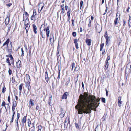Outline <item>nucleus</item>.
Returning <instances> with one entry per match:
<instances>
[{"label": "nucleus", "instance_id": "6e6d98bb", "mask_svg": "<svg viewBox=\"0 0 131 131\" xmlns=\"http://www.w3.org/2000/svg\"><path fill=\"white\" fill-rule=\"evenodd\" d=\"M130 9V7L128 6V7L127 8V9L126 10V12L128 13L129 12V10Z\"/></svg>", "mask_w": 131, "mask_h": 131}, {"label": "nucleus", "instance_id": "09e8293b", "mask_svg": "<svg viewBox=\"0 0 131 131\" xmlns=\"http://www.w3.org/2000/svg\"><path fill=\"white\" fill-rule=\"evenodd\" d=\"M12 111L13 114H15V111H14L15 110V107L12 106Z\"/></svg>", "mask_w": 131, "mask_h": 131}, {"label": "nucleus", "instance_id": "aec40b11", "mask_svg": "<svg viewBox=\"0 0 131 131\" xmlns=\"http://www.w3.org/2000/svg\"><path fill=\"white\" fill-rule=\"evenodd\" d=\"M91 40L90 39H88L86 40V42L88 46H90L91 45Z\"/></svg>", "mask_w": 131, "mask_h": 131}, {"label": "nucleus", "instance_id": "49530a36", "mask_svg": "<svg viewBox=\"0 0 131 131\" xmlns=\"http://www.w3.org/2000/svg\"><path fill=\"white\" fill-rule=\"evenodd\" d=\"M6 88L5 87V86H4L2 88V92L3 93H4L5 92V91H6Z\"/></svg>", "mask_w": 131, "mask_h": 131}, {"label": "nucleus", "instance_id": "a19ab883", "mask_svg": "<svg viewBox=\"0 0 131 131\" xmlns=\"http://www.w3.org/2000/svg\"><path fill=\"white\" fill-rule=\"evenodd\" d=\"M110 55L108 56L106 58V60L105 62H108V61L110 60Z\"/></svg>", "mask_w": 131, "mask_h": 131}, {"label": "nucleus", "instance_id": "4be33fe9", "mask_svg": "<svg viewBox=\"0 0 131 131\" xmlns=\"http://www.w3.org/2000/svg\"><path fill=\"white\" fill-rule=\"evenodd\" d=\"M10 21V19L9 17H7L6 18L5 21V23L6 25H7L9 23Z\"/></svg>", "mask_w": 131, "mask_h": 131}, {"label": "nucleus", "instance_id": "9b49d317", "mask_svg": "<svg viewBox=\"0 0 131 131\" xmlns=\"http://www.w3.org/2000/svg\"><path fill=\"white\" fill-rule=\"evenodd\" d=\"M16 66L17 68L19 69L21 68L22 66V64L21 61L18 59V61L16 62Z\"/></svg>", "mask_w": 131, "mask_h": 131}, {"label": "nucleus", "instance_id": "dca6fc26", "mask_svg": "<svg viewBox=\"0 0 131 131\" xmlns=\"http://www.w3.org/2000/svg\"><path fill=\"white\" fill-rule=\"evenodd\" d=\"M60 69H59L58 68V70L57 71V73H56L54 76V78L56 77L57 78V79L59 80L60 78Z\"/></svg>", "mask_w": 131, "mask_h": 131}, {"label": "nucleus", "instance_id": "f704fd0d", "mask_svg": "<svg viewBox=\"0 0 131 131\" xmlns=\"http://www.w3.org/2000/svg\"><path fill=\"white\" fill-rule=\"evenodd\" d=\"M6 103L5 101H4L2 102V104H1V106H4V107L5 109L6 110V106H5V105Z\"/></svg>", "mask_w": 131, "mask_h": 131}, {"label": "nucleus", "instance_id": "20e7f679", "mask_svg": "<svg viewBox=\"0 0 131 131\" xmlns=\"http://www.w3.org/2000/svg\"><path fill=\"white\" fill-rule=\"evenodd\" d=\"M118 12L116 13L115 18L114 20L113 24L114 26L118 24L120 20V15L119 16H118Z\"/></svg>", "mask_w": 131, "mask_h": 131}, {"label": "nucleus", "instance_id": "bb28decb", "mask_svg": "<svg viewBox=\"0 0 131 131\" xmlns=\"http://www.w3.org/2000/svg\"><path fill=\"white\" fill-rule=\"evenodd\" d=\"M40 34L42 38H45V34L42 31H40Z\"/></svg>", "mask_w": 131, "mask_h": 131}, {"label": "nucleus", "instance_id": "f03ea898", "mask_svg": "<svg viewBox=\"0 0 131 131\" xmlns=\"http://www.w3.org/2000/svg\"><path fill=\"white\" fill-rule=\"evenodd\" d=\"M29 15L28 13L24 10L23 15V21L24 22L29 21Z\"/></svg>", "mask_w": 131, "mask_h": 131}, {"label": "nucleus", "instance_id": "cd10ccee", "mask_svg": "<svg viewBox=\"0 0 131 131\" xmlns=\"http://www.w3.org/2000/svg\"><path fill=\"white\" fill-rule=\"evenodd\" d=\"M130 22L131 24V16L129 15V19L128 21V25L129 28L131 27V26L130 25Z\"/></svg>", "mask_w": 131, "mask_h": 131}, {"label": "nucleus", "instance_id": "7c9ffc66", "mask_svg": "<svg viewBox=\"0 0 131 131\" xmlns=\"http://www.w3.org/2000/svg\"><path fill=\"white\" fill-rule=\"evenodd\" d=\"M68 94V93L67 92L64 93L62 97V99H66L67 98V94Z\"/></svg>", "mask_w": 131, "mask_h": 131}, {"label": "nucleus", "instance_id": "393cba45", "mask_svg": "<svg viewBox=\"0 0 131 131\" xmlns=\"http://www.w3.org/2000/svg\"><path fill=\"white\" fill-rule=\"evenodd\" d=\"M121 97H118V106L119 107H121V104L122 103V101H121Z\"/></svg>", "mask_w": 131, "mask_h": 131}, {"label": "nucleus", "instance_id": "e433bc0d", "mask_svg": "<svg viewBox=\"0 0 131 131\" xmlns=\"http://www.w3.org/2000/svg\"><path fill=\"white\" fill-rule=\"evenodd\" d=\"M12 82H15L16 81L15 80V77L14 76L12 77V78L11 79Z\"/></svg>", "mask_w": 131, "mask_h": 131}, {"label": "nucleus", "instance_id": "a211bd4d", "mask_svg": "<svg viewBox=\"0 0 131 131\" xmlns=\"http://www.w3.org/2000/svg\"><path fill=\"white\" fill-rule=\"evenodd\" d=\"M33 31L35 34H37V28L35 24H33L32 25Z\"/></svg>", "mask_w": 131, "mask_h": 131}, {"label": "nucleus", "instance_id": "5701e85b", "mask_svg": "<svg viewBox=\"0 0 131 131\" xmlns=\"http://www.w3.org/2000/svg\"><path fill=\"white\" fill-rule=\"evenodd\" d=\"M109 62H105L104 65V69L106 70L107 69L109 66Z\"/></svg>", "mask_w": 131, "mask_h": 131}, {"label": "nucleus", "instance_id": "4468645a", "mask_svg": "<svg viewBox=\"0 0 131 131\" xmlns=\"http://www.w3.org/2000/svg\"><path fill=\"white\" fill-rule=\"evenodd\" d=\"M31 79L29 75L27 74L25 77L24 78L25 82H30Z\"/></svg>", "mask_w": 131, "mask_h": 131}, {"label": "nucleus", "instance_id": "774afa93", "mask_svg": "<svg viewBox=\"0 0 131 131\" xmlns=\"http://www.w3.org/2000/svg\"><path fill=\"white\" fill-rule=\"evenodd\" d=\"M91 18L92 21L94 19V18L93 17L92 15L91 16Z\"/></svg>", "mask_w": 131, "mask_h": 131}, {"label": "nucleus", "instance_id": "338daca9", "mask_svg": "<svg viewBox=\"0 0 131 131\" xmlns=\"http://www.w3.org/2000/svg\"><path fill=\"white\" fill-rule=\"evenodd\" d=\"M120 1V0H117V6L119 7V2Z\"/></svg>", "mask_w": 131, "mask_h": 131}, {"label": "nucleus", "instance_id": "603ef678", "mask_svg": "<svg viewBox=\"0 0 131 131\" xmlns=\"http://www.w3.org/2000/svg\"><path fill=\"white\" fill-rule=\"evenodd\" d=\"M23 85V84H21V85L19 86V89L20 90H21L22 88V86Z\"/></svg>", "mask_w": 131, "mask_h": 131}, {"label": "nucleus", "instance_id": "37998d69", "mask_svg": "<svg viewBox=\"0 0 131 131\" xmlns=\"http://www.w3.org/2000/svg\"><path fill=\"white\" fill-rule=\"evenodd\" d=\"M83 1L82 0L80 2V9H81V7L82 6H83Z\"/></svg>", "mask_w": 131, "mask_h": 131}, {"label": "nucleus", "instance_id": "4d7b16f0", "mask_svg": "<svg viewBox=\"0 0 131 131\" xmlns=\"http://www.w3.org/2000/svg\"><path fill=\"white\" fill-rule=\"evenodd\" d=\"M10 96L9 95L8 97L7 100H8V102L9 103H10Z\"/></svg>", "mask_w": 131, "mask_h": 131}, {"label": "nucleus", "instance_id": "680f3d73", "mask_svg": "<svg viewBox=\"0 0 131 131\" xmlns=\"http://www.w3.org/2000/svg\"><path fill=\"white\" fill-rule=\"evenodd\" d=\"M75 125L76 128L77 129H78L79 128V127L78 125V124L77 123H75Z\"/></svg>", "mask_w": 131, "mask_h": 131}, {"label": "nucleus", "instance_id": "a878e982", "mask_svg": "<svg viewBox=\"0 0 131 131\" xmlns=\"http://www.w3.org/2000/svg\"><path fill=\"white\" fill-rule=\"evenodd\" d=\"M26 117L24 116L21 122L23 123L24 125V124L26 123Z\"/></svg>", "mask_w": 131, "mask_h": 131}, {"label": "nucleus", "instance_id": "8fccbe9b", "mask_svg": "<svg viewBox=\"0 0 131 131\" xmlns=\"http://www.w3.org/2000/svg\"><path fill=\"white\" fill-rule=\"evenodd\" d=\"M38 130L37 131H41L42 128V126L41 125H39L38 126Z\"/></svg>", "mask_w": 131, "mask_h": 131}, {"label": "nucleus", "instance_id": "c03bdc74", "mask_svg": "<svg viewBox=\"0 0 131 131\" xmlns=\"http://www.w3.org/2000/svg\"><path fill=\"white\" fill-rule=\"evenodd\" d=\"M71 21H72V26H74L75 25L74 24V18H73V17H72V20H71Z\"/></svg>", "mask_w": 131, "mask_h": 131}, {"label": "nucleus", "instance_id": "2f4dec72", "mask_svg": "<svg viewBox=\"0 0 131 131\" xmlns=\"http://www.w3.org/2000/svg\"><path fill=\"white\" fill-rule=\"evenodd\" d=\"M80 68L79 66L78 65H77L76 67H75V68L74 71V72L77 71L79 70H80Z\"/></svg>", "mask_w": 131, "mask_h": 131}, {"label": "nucleus", "instance_id": "c9c22d12", "mask_svg": "<svg viewBox=\"0 0 131 131\" xmlns=\"http://www.w3.org/2000/svg\"><path fill=\"white\" fill-rule=\"evenodd\" d=\"M12 71L10 68H9L8 72L9 75H10L12 73Z\"/></svg>", "mask_w": 131, "mask_h": 131}, {"label": "nucleus", "instance_id": "1a4fd4ad", "mask_svg": "<svg viewBox=\"0 0 131 131\" xmlns=\"http://www.w3.org/2000/svg\"><path fill=\"white\" fill-rule=\"evenodd\" d=\"M104 46V43H101L100 45V51H102V55H104L105 54V49H104L103 50V47Z\"/></svg>", "mask_w": 131, "mask_h": 131}, {"label": "nucleus", "instance_id": "6ab92c4d", "mask_svg": "<svg viewBox=\"0 0 131 131\" xmlns=\"http://www.w3.org/2000/svg\"><path fill=\"white\" fill-rule=\"evenodd\" d=\"M74 43L75 44L76 49H78L79 47H78V40L77 39H75L73 40Z\"/></svg>", "mask_w": 131, "mask_h": 131}, {"label": "nucleus", "instance_id": "4c0bfd02", "mask_svg": "<svg viewBox=\"0 0 131 131\" xmlns=\"http://www.w3.org/2000/svg\"><path fill=\"white\" fill-rule=\"evenodd\" d=\"M17 106V102L16 101H15L14 102H13V107H15Z\"/></svg>", "mask_w": 131, "mask_h": 131}, {"label": "nucleus", "instance_id": "0e129e2a", "mask_svg": "<svg viewBox=\"0 0 131 131\" xmlns=\"http://www.w3.org/2000/svg\"><path fill=\"white\" fill-rule=\"evenodd\" d=\"M20 117V114L19 113H18L17 114V119H19V118Z\"/></svg>", "mask_w": 131, "mask_h": 131}, {"label": "nucleus", "instance_id": "13d9d810", "mask_svg": "<svg viewBox=\"0 0 131 131\" xmlns=\"http://www.w3.org/2000/svg\"><path fill=\"white\" fill-rule=\"evenodd\" d=\"M102 101L104 103H105V98H102Z\"/></svg>", "mask_w": 131, "mask_h": 131}, {"label": "nucleus", "instance_id": "5fc2aeb1", "mask_svg": "<svg viewBox=\"0 0 131 131\" xmlns=\"http://www.w3.org/2000/svg\"><path fill=\"white\" fill-rule=\"evenodd\" d=\"M78 75L76 77H74V79H75V82H77L78 81Z\"/></svg>", "mask_w": 131, "mask_h": 131}, {"label": "nucleus", "instance_id": "f8f14e48", "mask_svg": "<svg viewBox=\"0 0 131 131\" xmlns=\"http://www.w3.org/2000/svg\"><path fill=\"white\" fill-rule=\"evenodd\" d=\"M36 12L35 10H34L33 12L32 15L31 17V19L33 21H35L36 20L35 16L36 15Z\"/></svg>", "mask_w": 131, "mask_h": 131}, {"label": "nucleus", "instance_id": "de8ad7c7", "mask_svg": "<svg viewBox=\"0 0 131 131\" xmlns=\"http://www.w3.org/2000/svg\"><path fill=\"white\" fill-rule=\"evenodd\" d=\"M126 78H125V79L126 81H128L129 79V76L128 75H126V74H125Z\"/></svg>", "mask_w": 131, "mask_h": 131}, {"label": "nucleus", "instance_id": "052dcab7", "mask_svg": "<svg viewBox=\"0 0 131 131\" xmlns=\"http://www.w3.org/2000/svg\"><path fill=\"white\" fill-rule=\"evenodd\" d=\"M91 26H92V23H88V27L89 28L90 27H91Z\"/></svg>", "mask_w": 131, "mask_h": 131}, {"label": "nucleus", "instance_id": "c756f323", "mask_svg": "<svg viewBox=\"0 0 131 131\" xmlns=\"http://www.w3.org/2000/svg\"><path fill=\"white\" fill-rule=\"evenodd\" d=\"M6 62L8 64V65L9 66H11L12 64L10 62V60L9 58H7L6 59Z\"/></svg>", "mask_w": 131, "mask_h": 131}, {"label": "nucleus", "instance_id": "7ed1b4c3", "mask_svg": "<svg viewBox=\"0 0 131 131\" xmlns=\"http://www.w3.org/2000/svg\"><path fill=\"white\" fill-rule=\"evenodd\" d=\"M24 28L26 30V33L27 34L30 29V21L24 22Z\"/></svg>", "mask_w": 131, "mask_h": 131}, {"label": "nucleus", "instance_id": "39448f33", "mask_svg": "<svg viewBox=\"0 0 131 131\" xmlns=\"http://www.w3.org/2000/svg\"><path fill=\"white\" fill-rule=\"evenodd\" d=\"M50 26L48 25L46 28H45L43 29L44 31H45L46 33L47 40L48 39V38L49 36V35L50 33Z\"/></svg>", "mask_w": 131, "mask_h": 131}, {"label": "nucleus", "instance_id": "72a5a7b5", "mask_svg": "<svg viewBox=\"0 0 131 131\" xmlns=\"http://www.w3.org/2000/svg\"><path fill=\"white\" fill-rule=\"evenodd\" d=\"M106 75H103L101 77V80L102 81H103L106 78Z\"/></svg>", "mask_w": 131, "mask_h": 131}, {"label": "nucleus", "instance_id": "a18cd8bd", "mask_svg": "<svg viewBox=\"0 0 131 131\" xmlns=\"http://www.w3.org/2000/svg\"><path fill=\"white\" fill-rule=\"evenodd\" d=\"M21 52H22V53H21V56L23 57V56H24V50H23V48H21Z\"/></svg>", "mask_w": 131, "mask_h": 131}, {"label": "nucleus", "instance_id": "69168bd1", "mask_svg": "<svg viewBox=\"0 0 131 131\" xmlns=\"http://www.w3.org/2000/svg\"><path fill=\"white\" fill-rule=\"evenodd\" d=\"M39 106L37 105L36 106V110H38L39 109Z\"/></svg>", "mask_w": 131, "mask_h": 131}, {"label": "nucleus", "instance_id": "79ce46f5", "mask_svg": "<svg viewBox=\"0 0 131 131\" xmlns=\"http://www.w3.org/2000/svg\"><path fill=\"white\" fill-rule=\"evenodd\" d=\"M14 115H15V114H13V115H12V118H11V119L10 121V123H12L13 122V119H14Z\"/></svg>", "mask_w": 131, "mask_h": 131}, {"label": "nucleus", "instance_id": "ea45409f", "mask_svg": "<svg viewBox=\"0 0 131 131\" xmlns=\"http://www.w3.org/2000/svg\"><path fill=\"white\" fill-rule=\"evenodd\" d=\"M72 69H71V70L72 71V70H73V69L75 68V63L73 62L72 63Z\"/></svg>", "mask_w": 131, "mask_h": 131}, {"label": "nucleus", "instance_id": "c85d7f7f", "mask_svg": "<svg viewBox=\"0 0 131 131\" xmlns=\"http://www.w3.org/2000/svg\"><path fill=\"white\" fill-rule=\"evenodd\" d=\"M59 52L60 51L59 50V48L58 47L57 48V53L56 54V55L58 57V58H59L60 56V54H59Z\"/></svg>", "mask_w": 131, "mask_h": 131}, {"label": "nucleus", "instance_id": "b1692460", "mask_svg": "<svg viewBox=\"0 0 131 131\" xmlns=\"http://www.w3.org/2000/svg\"><path fill=\"white\" fill-rule=\"evenodd\" d=\"M64 4H62L60 6L61 9V13H64L65 11L64 10Z\"/></svg>", "mask_w": 131, "mask_h": 131}, {"label": "nucleus", "instance_id": "412c9836", "mask_svg": "<svg viewBox=\"0 0 131 131\" xmlns=\"http://www.w3.org/2000/svg\"><path fill=\"white\" fill-rule=\"evenodd\" d=\"M9 57L10 58L11 63L14 66V59L12 56L11 54L10 55Z\"/></svg>", "mask_w": 131, "mask_h": 131}, {"label": "nucleus", "instance_id": "f257e3e1", "mask_svg": "<svg viewBox=\"0 0 131 131\" xmlns=\"http://www.w3.org/2000/svg\"><path fill=\"white\" fill-rule=\"evenodd\" d=\"M78 103L75 106V108L77 109L79 114L84 113H90L91 109L94 110V108L97 107L99 105V100L96 99L94 96H85L80 95L78 100ZM94 110L96 111V108Z\"/></svg>", "mask_w": 131, "mask_h": 131}, {"label": "nucleus", "instance_id": "423d86ee", "mask_svg": "<svg viewBox=\"0 0 131 131\" xmlns=\"http://www.w3.org/2000/svg\"><path fill=\"white\" fill-rule=\"evenodd\" d=\"M38 12L40 13L44 6V4L42 3H39L38 4Z\"/></svg>", "mask_w": 131, "mask_h": 131}, {"label": "nucleus", "instance_id": "9d476101", "mask_svg": "<svg viewBox=\"0 0 131 131\" xmlns=\"http://www.w3.org/2000/svg\"><path fill=\"white\" fill-rule=\"evenodd\" d=\"M49 40L50 42V43L51 45L53 44L54 41V35L53 34H51L50 36V38Z\"/></svg>", "mask_w": 131, "mask_h": 131}, {"label": "nucleus", "instance_id": "2eb2a0df", "mask_svg": "<svg viewBox=\"0 0 131 131\" xmlns=\"http://www.w3.org/2000/svg\"><path fill=\"white\" fill-rule=\"evenodd\" d=\"M71 13V9L70 8H69L68 11L67 12V16L68 17V20L69 21L70 17V14Z\"/></svg>", "mask_w": 131, "mask_h": 131}, {"label": "nucleus", "instance_id": "f3484780", "mask_svg": "<svg viewBox=\"0 0 131 131\" xmlns=\"http://www.w3.org/2000/svg\"><path fill=\"white\" fill-rule=\"evenodd\" d=\"M10 42V40L9 38H8L6 40L5 42L3 44L2 46H4L5 45L6 46V47L7 48L8 47V45Z\"/></svg>", "mask_w": 131, "mask_h": 131}, {"label": "nucleus", "instance_id": "0eeeda50", "mask_svg": "<svg viewBox=\"0 0 131 131\" xmlns=\"http://www.w3.org/2000/svg\"><path fill=\"white\" fill-rule=\"evenodd\" d=\"M104 37L106 39V44L107 45H108V43L110 41V38L109 37L108 34L107 33V31H106L105 33V34L104 35Z\"/></svg>", "mask_w": 131, "mask_h": 131}, {"label": "nucleus", "instance_id": "e2e57ef3", "mask_svg": "<svg viewBox=\"0 0 131 131\" xmlns=\"http://www.w3.org/2000/svg\"><path fill=\"white\" fill-rule=\"evenodd\" d=\"M123 26H124L126 24V21H125V20H123Z\"/></svg>", "mask_w": 131, "mask_h": 131}, {"label": "nucleus", "instance_id": "3c124183", "mask_svg": "<svg viewBox=\"0 0 131 131\" xmlns=\"http://www.w3.org/2000/svg\"><path fill=\"white\" fill-rule=\"evenodd\" d=\"M99 24L97 23V24H94V26L95 28V29H96L97 31H98V29H97V25H98Z\"/></svg>", "mask_w": 131, "mask_h": 131}, {"label": "nucleus", "instance_id": "ddd939ff", "mask_svg": "<svg viewBox=\"0 0 131 131\" xmlns=\"http://www.w3.org/2000/svg\"><path fill=\"white\" fill-rule=\"evenodd\" d=\"M34 101L33 99H30V100L28 106L30 108H31V107L33 106L34 105Z\"/></svg>", "mask_w": 131, "mask_h": 131}, {"label": "nucleus", "instance_id": "473e14b6", "mask_svg": "<svg viewBox=\"0 0 131 131\" xmlns=\"http://www.w3.org/2000/svg\"><path fill=\"white\" fill-rule=\"evenodd\" d=\"M7 50L9 54H11L12 53V48L9 49L8 47L7 48Z\"/></svg>", "mask_w": 131, "mask_h": 131}, {"label": "nucleus", "instance_id": "58836bf2", "mask_svg": "<svg viewBox=\"0 0 131 131\" xmlns=\"http://www.w3.org/2000/svg\"><path fill=\"white\" fill-rule=\"evenodd\" d=\"M27 123L28 124V126L29 127L30 126V124H31V122L30 119H28L27 120Z\"/></svg>", "mask_w": 131, "mask_h": 131}, {"label": "nucleus", "instance_id": "6e6552de", "mask_svg": "<svg viewBox=\"0 0 131 131\" xmlns=\"http://www.w3.org/2000/svg\"><path fill=\"white\" fill-rule=\"evenodd\" d=\"M45 79L47 82L51 81L50 80L51 77H50L49 78L48 75V73L47 71L45 72Z\"/></svg>", "mask_w": 131, "mask_h": 131}, {"label": "nucleus", "instance_id": "864d4df0", "mask_svg": "<svg viewBox=\"0 0 131 131\" xmlns=\"http://www.w3.org/2000/svg\"><path fill=\"white\" fill-rule=\"evenodd\" d=\"M72 35L74 37H75L77 36V33L75 32H73L72 33Z\"/></svg>", "mask_w": 131, "mask_h": 131}, {"label": "nucleus", "instance_id": "bf43d9fd", "mask_svg": "<svg viewBox=\"0 0 131 131\" xmlns=\"http://www.w3.org/2000/svg\"><path fill=\"white\" fill-rule=\"evenodd\" d=\"M31 47H30V49H29V56H30V57L31 56Z\"/></svg>", "mask_w": 131, "mask_h": 131}]
</instances>
